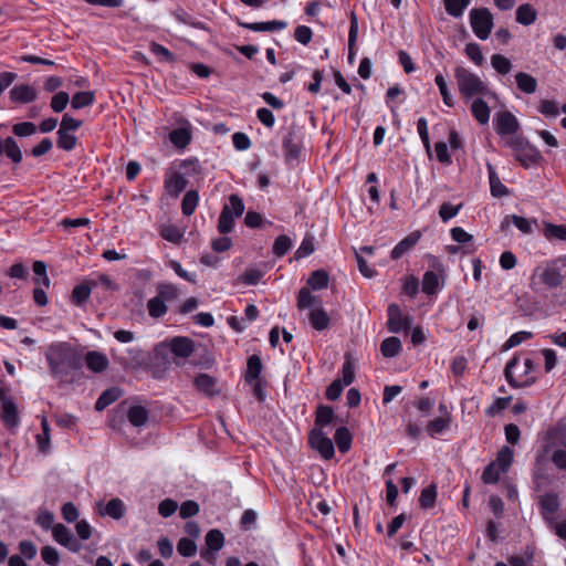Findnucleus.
Returning a JSON list of instances; mask_svg holds the SVG:
<instances>
[{
	"label": "nucleus",
	"instance_id": "nucleus-1",
	"mask_svg": "<svg viewBox=\"0 0 566 566\" xmlns=\"http://www.w3.org/2000/svg\"><path fill=\"white\" fill-rule=\"evenodd\" d=\"M454 78L457 81L459 92L464 99H471L473 96H485L491 94L488 85L476 74L463 66H457L454 69Z\"/></svg>",
	"mask_w": 566,
	"mask_h": 566
},
{
	"label": "nucleus",
	"instance_id": "nucleus-2",
	"mask_svg": "<svg viewBox=\"0 0 566 566\" xmlns=\"http://www.w3.org/2000/svg\"><path fill=\"white\" fill-rule=\"evenodd\" d=\"M45 357L54 376L61 375L65 368L75 367L77 360L75 350L66 343L52 344Z\"/></svg>",
	"mask_w": 566,
	"mask_h": 566
},
{
	"label": "nucleus",
	"instance_id": "nucleus-3",
	"mask_svg": "<svg viewBox=\"0 0 566 566\" xmlns=\"http://www.w3.org/2000/svg\"><path fill=\"white\" fill-rule=\"evenodd\" d=\"M195 350V343L188 337L177 336L158 344L155 348L157 357L166 358L171 353L176 358H188Z\"/></svg>",
	"mask_w": 566,
	"mask_h": 566
},
{
	"label": "nucleus",
	"instance_id": "nucleus-4",
	"mask_svg": "<svg viewBox=\"0 0 566 566\" xmlns=\"http://www.w3.org/2000/svg\"><path fill=\"white\" fill-rule=\"evenodd\" d=\"M244 212V205L242 199L238 195H231L229 197V205L222 208L218 220V231L222 234L232 231L234 226V219L240 218Z\"/></svg>",
	"mask_w": 566,
	"mask_h": 566
},
{
	"label": "nucleus",
	"instance_id": "nucleus-5",
	"mask_svg": "<svg viewBox=\"0 0 566 566\" xmlns=\"http://www.w3.org/2000/svg\"><path fill=\"white\" fill-rule=\"evenodd\" d=\"M470 23L474 34L481 40H486L493 28V15L486 8L472 9Z\"/></svg>",
	"mask_w": 566,
	"mask_h": 566
},
{
	"label": "nucleus",
	"instance_id": "nucleus-6",
	"mask_svg": "<svg viewBox=\"0 0 566 566\" xmlns=\"http://www.w3.org/2000/svg\"><path fill=\"white\" fill-rule=\"evenodd\" d=\"M343 380L335 379L326 389V398L328 400H336L340 397L345 386H349L355 378V367L350 357L347 355L346 360L342 368Z\"/></svg>",
	"mask_w": 566,
	"mask_h": 566
},
{
	"label": "nucleus",
	"instance_id": "nucleus-7",
	"mask_svg": "<svg viewBox=\"0 0 566 566\" xmlns=\"http://www.w3.org/2000/svg\"><path fill=\"white\" fill-rule=\"evenodd\" d=\"M311 447L316 450L325 460L333 458L335 450L333 441L319 428H314L308 437Z\"/></svg>",
	"mask_w": 566,
	"mask_h": 566
},
{
	"label": "nucleus",
	"instance_id": "nucleus-8",
	"mask_svg": "<svg viewBox=\"0 0 566 566\" xmlns=\"http://www.w3.org/2000/svg\"><path fill=\"white\" fill-rule=\"evenodd\" d=\"M206 549L201 552V557L209 562L210 564H214L216 562V552L220 551L224 545V536L219 530H210L205 538Z\"/></svg>",
	"mask_w": 566,
	"mask_h": 566
},
{
	"label": "nucleus",
	"instance_id": "nucleus-9",
	"mask_svg": "<svg viewBox=\"0 0 566 566\" xmlns=\"http://www.w3.org/2000/svg\"><path fill=\"white\" fill-rule=\"evenodd\" d=\"M494 125L497 134L502 136L512 135L520 128L517 118L507 111L496 114Z\"/></svg>",
	"mask_w": 566,
	"mask_h": 566
},
{
	"label": "nucleus",
	"instance_id": "nucleus-10",
	"mask_svg": "<svg viewBox=\"0 0 566 566\" xmlns=\"http://www.w3.org/2000/svg\"><path fill=\"white\" fill-rule=\"evenodd\" d=\"M52 535L55 542L69 548L72 552H78L81 545L75 541L72 532L65 525L59 523L52 527Z\"/></svg>",
	"mask_w": 566,
	"mask_h": 566
},
{
	"label": "nucleus",
	"instance_id": "nucleus-11",
	"mask_svg": "<svg viewBox=\"0 0 566 566\" xmlns=\"http://www.w3.org/2000/svg\"><path fill=\"white\" fill-rule=\"evenodd\" d=\"M193 385L198 391L208 398L218 396L221 392L217 378L208 374L202 373L197 375L193 380Z\"/></svg>",
	"mask_w": 566,
	"mask_h": 566
},
{
	"label": "nucleus",
	"instance_id": "nucleus-12",
	"mask_svg": "<svg viewBox=\"0 0 566 566\" xmlns=\"http://www.w3.org/2000/svg\"><path fill=\"white\" fill-rule=\"evenodd\" d=\"M283 149L286 161L297 160L302 154V144L294 132H289L283 138Z\"/></svg>",
	"mask_w": 566,
	"mask_h": 566
},
{
	"label": "nucleus",
	"instance_id": "nucleus-13",
	"mask_svg": "<svg viewBox=\"0 0 566 566\" xmlns=\"http://www.w3.org/2000/svg\"><path fill=\"white\" fill-rule=\"evenodd\" d=\"M38 93L34 87L28 84L15 85L10 91V98L18 103H30L36 99Z\"/></svg>",
	"mask_w": 566,
	"mask_h": 566
},
{
	"label": "nucleus",
	"instance_id": "nucleus-14",
	"mask_svg": "<svg viewBox=\"0 0 566 566\" xmlns=\"http://www.w3.org/2000/svg\"><path fill=\"white\" fill-rule=\"evenodd\" d=\"M1 420L8 428H14L19 424L18 408L12 399H3Z\"/></svg>",
	"mask_w": 566,
	"mask_h": 566
},
{
	"label": "nucleus",
	"instance_id": "nucleus-15",
	"mask_svg": "<svg viewBox=\"0 0 566 566\" xmlns=\"http://www.w3.org/2000/svg\"><path fill=\"white\" fill-rule=\"evenodd\" d=\"M420 232L415 231L402 239L391 251L390 256L392 260L400 259L406 252L411 250L420 240Z\"/></svg>",
	"mask_w": 566,
	"mask_h": 566
},
{
	"label": "nucleus",
	"instance_id": "nucleus-16",
	"mask_svg": "<svg viewBox=\"0 0 566 566\" xmlns=\"http://www.w3.org/2000/svg\"><path fill=\"white\" fill-rule=\"evenodd\" d=\"M85 364L93 373H103L109 363L105 354L92 350L85 355Z\"/></svg>",
	"mask_w": 566,
	"mask_h": 566
},
{
	"label": "nucleus",
	"instance_id": "nucleus-17",
	"mask_svg": "<svg viewBox=\"0 0 566 566\" xmlns=\"http://www.w3.org/2000/svg\"><path fill=\"white\" fill-rule=\"evenodd\" d=\"M169 140L178 148H185L191 140V126L186 123L185 126L170 132Z\"/></svg>",
	"mask_w": 566,
	"mask_h": 566
},
{
	"label": "nucleus",
	"instance_id": "nucleus-18",
	"mask_svg": "<svg viewBox=\"0 0 566 566\" xmlns=\"http://www.w3.org/2000/svg\"><path fill=\"white\" fill-rule=\"evenodd\" d=\"M387 327L390 333L397 334L403 328L402 313L398 304L392 303L388 306Z\"/></svg>",
	"mask_w": 566,
	"mask_h": 566
},
{
	"label": "nucleus",
	"instance_id": "nucleus-19",
	"mask_svg": "<svg viewBox=\"0 0 566 566\" xmlns=\"http://www.w3.org/2000/svg\"><path fill=\"white\" fill-rule=\"evenodd\" d=\"M96 286L97 283L95 281H87L76 285L72 291V302L76 305H82L88 300L92 289Z\"/></svg>",
	"mask_w": 566,
	"mask_h": 566
},
{
	"label": "nucleus",
	"instance_id": "nucleus-20",
	"mask_svg": "<svg viewBox=\"0 0 566 566\" xmlns=\"http://www.w3.org/2000/svg\"><path fill=\"white\" fill-rule=\"evenodd\" d=\"M238 24L254 32L282 30L286 27L284 21L273 20L268 22L245 23L238 21Z\"/></svg>",
	"mask_w": 566,
	"mask_h": 566
},
{
	"label": "nucleus",
	"instance_id": "nucleus-21",
	"mask_svg": "<svg viewBox=\"0 0 566 566\" xmlns=\"http://www.w3.org/2000/svg\"><path fill=\"white\" fill-rule=\"evenodd\" d=\"M188 185V180L179 172H172L167 177L165 186L170 195L178 196Z\"/></svg>",
	"mask_w": 566,
	"mask_h": 566
},
{
	"label": "nucleus",
	"instance_id": "nucleus-22",
	"mask_svg": "<svg viewBox=\"0 0 566 566\" xmlns=\"http://www.w3.org/2000/svg\"><path fill=\"white\" fill-rule=\"evenodd\" d=\"M471 113L481 125H486L490 120L491 109L482 98L472 102Z\"/></svg>",
	"mask_w": 566,
	"mask_h": 566
},
{
	"label": "nucleus",
	"instance_id": "nucleus-23",
	"mask_svg": "<svg viewBox=\"0 0 566 566\" xmlns=\"http://www.w3.org/2000/svg\"><path fill=\"white\" fill-rule=\"evenodd\" d=\"M539 505L544 517L548 518V514L552 515L559 509L558 495L556 493H546L542 495L539 499Z\"/></svg>",
	"mask_w": 566,
	"mask_h": 566
},
{
	"label": "nucleus",
	"instance_id": "nucleus-24",
	"mask_svg": "<svg viewBox=\"0 0 566 566\" xmlns=\"http://www.w3.org/2000/svg\"><path fill=\"white\" fill-rule=\"evenodd\" d=\"M515 159L520 161L522 166L527 168L538 163L541 159V153L536 147L530 145L520 151L515 156Z\"/></svg>",
	"mask_w": 566,
	"mask_h": 566
},
{
	"label": "nucleus",
	"instance_id": "nucleus-25",
	"mask_svg": "<svg viewBox=\"0 0 566 566\" xmlns=\"http://www.w3.org/2000/svg\"><path fill=\"white\" fill-rule=\"evenodd\" d=\"M126 513V507L120 499H112L103 510L99 511L101 515H108L114 520L122 518Z\"/></svg>",
	"mask_w": 566,
	"mask_h": 566
},
{
	"label": "nucleus",
	"instance_id": "nucleus-26",
	"mask_svg": "<svg viewBox=\"0 0 566 566\" xmlns=\"http://www.w3.org/2000/svg\"><path fill=\"white\" fill-rule=\"evenodd\" d=\"M488 170H489V181H490V188L491 193L493 197L501 198L509 193L507 188L501 182L500 177L495 172L493 166L491 164H488Z\"/></svg>",
	"mask_w": 566,
	"mask_h": 566
},
{
	"label": "nucleus",
	"instance_id": "nucleus-27",
	"mask_svg": "<svg viewBox=\"0 0 566 566\" xmlns=\"http://www.w3.org/2000/svg\"><path fill=\"white\" fill-rule=\"evenodd\" d=\"M402 348L401 342L398 337L390 336L385 338L380 344L381 355L386 358L397 356Z\"/></svg>",
	"mask_w": 566,
	"mask_h": 566
},
{
	"label": "nucleus",
	"instance_id": "nucleus-28",
	"mask_svg": "<svg viewBox=\"0 0 566 566\" xmlns=\"http://www.w3.org/2000/svg\"><path fill=\"white\" fill-rule=\"evenodd\" d=\"M516 85L520 91L526 94H533L536 92L537 88V81L532 75L525 73V72H518L515 75Z\"/></svg>",
	"mask_w": 566,
	"mask_h": 566
},
{
	"label": "nucleus",
	"instance_id": "nucleus-29",
	"mask_svg": "<svg viewBox=\"0 0 566 566\" xmlns=\"http://www.w3.org/2000/svg\"><path fill=\"white\" fill-rule=\"evenodd\" d=\"M450 422L451 415L449 413V411H446V416H441L439 418L431 420L427 424L426 430L431 437H436V434H439L443 432L447 428H449Z\"/></svg>",
	"mask_w": 566,
	"mask_h": 566
},
{
	"label": "nucleus",
	"instance_id": "nucleus-30",
	"mask_svg": "<svg viewBox=\"0 0 566 566\" xmlns=\"http://www.w3.org/2000/svg\"><path fill=\"white\" fill-rule=\"evenodd\" d=\"M148 411L142 406H133L127 411L129 422L135 427H142L148 421Z\"/></svg>",
	"mask_w": 566,
	"mask_h": 566
},
{
	"label": "nucleus",
	"instance_id": "nucleus-31",
	"mask_svg": "<svg viewBox=\"0 0 566 566\" xmlns=\"http://www.w3.org/2000/svg\"><path fill=\"white\" fill-rule=\"evenodd\" d=\"M262 370V361L259 356L252 355L248 359L247 365V374H245V381L249 384H253L256 379H259V376Z\"/></svg>",
	"mask_w": 566,
	"mask_h": 566
},
{
	"label": "nucleus",
	"instance_id": "nucleus-32",
	"mask_svg": "<svg viewBox=\"0 0 566 566\" xmlns=\"http://www.w3.org/2000/svg\"><path fill=\"white\" fill-rule=\"evenodd\" d=\"M310 322L316 331H323L329 325V316L322 307H317L311 311Z\"/></svg>",
	"mask_w": 566,
	"mask_h": 566
},
{
	"label": "nucleus",
	"instance_id": "nucleus-33",
	"mask_svg": "<svg viewBox=\"0 0 566 566\" xmlns=\"http://www.w3.org/2000/svg\"><path fill=\"white\" fill-rule=\"evenodd\" d=\"M536 20V11L528 4H522L516 10V21L523 25H530Z\"/></svg>",
	"mask_w": 566,
	"mask_h": 566
},
{
	"label": "nucleus",
	"instance_id": "nucleus-34",
	"mask_svg": "<svg viewBox=\"0 0 566 566\" xmlns=\"http://www.w3.org/2000/svg\"><path fill=\"white\" fill-rule=\"evenodd\" d=\"M439 290V276L433 271H427L422 277V292L433 295Z\"/></svg>",
	"mask_w": 566,
	"mask_h": 566
},
{
	"label": "nucleus",
	"instance_id": "nucleus-35",
	"mask_svg": "<svg viewBox=\"0 0 566 566\" xmlns=\"http://www.w3.org/2000/svg\"><path fill=\"white\" fill-rule=\"evenodd\" d=\"M147 310H148L149 316H151L154 318H159V317L164 316L168 311L167 305L165 304V301L161 297H159L158 295L150 298L147 302Z\"/></svg>",
	"mask_w": 566,
	"mask_h": 566
},
{
	"label": "nucleus",
	"instance_id": "nucleus-36",
	"mask_svg": "<svg viewBox=\"0 0 566 566\" xmlns=\"http://www.w3.org/2000/svg\"><path fill=\"white\" fill-rule=\"evenodd\" d=\"M328 274L324 270L314 271L307 280V284L313 290H323L328 285Z\"/></svg>",
	"mask_w": 566,
	"mask_h": 566
},
{
	"label": "nucleus",
	"instance_id": "nucleus-37",
	"mask_svg": "<svg viewBox=\"0 0 566 566\" xmlns=\"http://www.w3.org/2000/svg\"><path fill=\"white\" fill-rule=\"evenodd\" d=\"M335 442L340 452H347L352 446V434L345 427H339L334 434Z\"/></svg>",
	"mask_w": 566,
	"mask_h": 566
},
{
	"label": "nucleus",
	"instance_id": "nucleus-38",
	"mask_svg": "<svg viewBox=\"0 0 566 566\" xmlns=\"http://www.w3.org/2000/svg\"><path fill=\"white\" fill-rule=\"evenodd\" d=\"M199 201V195L196 190H189L184 196L181 202V210L185 216H190L195 212Z\"/></svg>",
	"mask_w": 566,
	"mask_h": 566
},
{
	"label": "nucleus",
	"instance_id": "nucleus-39",
	"mask_svg": "<svg viewBox=\"0 0 566 566\" xmlns=\"http://www.w3.org/2000/svg\"><path fill=\"white\" fill-rule=\"evenodd\" d=\"M514 452L509 447L502 448L496 455V460L493 463H496L502 472H506L513 462Z\"/></svg>",
	"mask_w": 566,
	"mask_h": 566
},
{
	"label": "nucleus",
	"instance_id": "nucleus-40",
	"mask_svg": "<svg viewBox=\"0 0 566 566\" xmlns=\"http://www.w3.org/2000/svg\"><path fill=\"white\" fill-rule=\"evenodd\" d=\"M334 419V410L329 406H319L316 410L315 424L316 428L322 429L329 424Z\"/></svg>",
	"mask_w": 566,
	"mask_h": 566
},
{
	"label": "nucleus",
	"instance_id": "nucleus-41",
	"mask_svg": "<svg viewBox=\"0 0 566 566\" xmlns=\"http://www.w3.org/2000/svg\"><path fill=\"white\" fill-rule=\"evenodd\" d=\"M357 36H358V21H357V17L355 14V12H352L350 13V27H349V33H348V49H349V53H348V60L349 62H353L354 60V45L357 41Z\"/></svg>",
	"mask_w": 566,
	"mask_h": 566
},
{
	"label": "nucleus",
	"instance_id": "nucleus-42",
	"mask_svg": "<svg viewBox=\"0 0 566 566\" xmlns=\"http://www.w3.org/2000/svg\"><path fill=\"white\" fill-rule=\"evenodd\" d=\"M541 281L549 286V287H556L562 284V275L560 273L553 268H547L542 271L539 274Z\"/></svg>",
	"mask_w": 566,
	"mask_h": 566
},
{
	"label": "nucleus",
	"instance_id": "nucleus-43",
	"mask_svg": "<svg viewBox=\"0 0 566 566\" xmlns=\"http://www.w3.org/2000/svg\"><path fill=\"white\" fill-rule=\"evenodd\" d=\"M434 82L440 91V94H441V97H442V101L443 103L449 106V107H452L454 105V101H453V97L449 91V87H448V83H447V80L446 77L442 75V74H437L436 77H434Z\"/></svg>",
	"mask_w": 566,
	"mask_h": 566
},
{
	"label": "nucleus",
	"instance_id": "nucleus-44",
	"mask_svg": "<svg viewBox=\"0 0 566 566\" xmlns=\"http://www.w3.org/2000/svg\"><path fill=\"white\" fill-rule=\"evenodd\" d=\"M94 93L91 91L78 92L73 95L71 104L75 109L90 106L94 103Z\"/></svg>",
	"mask_w": 566,
	"mask_h": 566
},
{
	"label": "nucleus",
	"instance_id": "nucleus-45",
	"mask_svg": "<svg viewBox=\"0 0 566 566\" xmlns=\"http://www.w3.org/2000/svg\"><path fill=\"white\" fill-rule=\"evenodd\" d=\"M437 497V486L431 484L421 491L419 504L422 509H430L434 505Z\"/></svg>",
	"mask_w": 566,
	"mask_h": 566
},
{
	"label": "nucleus",
	"instance_id": "nucleus-46",
	"mask_svg": "<svg viewBox=\"0 0 566 566\" xmlns=\"http://www.w3.org/2000/svg\"><path fill=\"white\" fill-rule=\"evenodd\" d=\"M469 4L470 0H444L446 11L454 18L461 17Z\"/></svg>",
	"mask_w": 566,
	"mask_h": 566
},
{
	"label": "nucleus",
	"instance_id": "nucleus-47",
	"mask_svg": "<svg viewBox=\"0 0 566 566\" xmlns=\"http://www.w3.org/2000/svg\"><path fill=\"white\" fill-rule=\"evenodd\" d=\"M491 64L494 67V70L502 74H509L512 70V62L502 54H494L491 56Z\"/></svg>",
	"mask_w": 566,
	"mask_h": 566
},
{
	"label": "nucleus",
	"instance_id": "nucleus-48",
	"mask_svg": "<svg viewBox=\"0 0 566 566\" xmlns=\"http://www.w3.org/2000/svg\"><path fill=\"white\" fill-rule=\"evenodd\" d=\"M502 473V470L496 467V463L491 462L484 469L481 479L485 484H494L500 480Z\"/></svg>",
	"mask_w": 566,
	"mask_h": 566
},
{
	"label": "nucleus",
	"instance_id": "nucleus-49",
	"mask_svg": "<svg viewBox=\"0 0 566 566\" xmlns=\"http://www.w3.org/2000/svg\"><path fill=\"white\" fill-rule=\"evenodd\" d=\"M119 397L117 389H108L105 390L95 403L96 410H103L114 401H116Z\"/></svg>",
	"mask_w": 566,
	"mask_h": 566
},
{
	"label": "nucleus",
	"instance_id": "nucleus-50",
	"mask_svg": "<svg viewBox=\"0 0 566 566\" xmlns=\"http://www.w3.org/2000/svg\"><path fill=\"white\" fill-rule=\"evenodd\" d=\"M76 137L72 134H69V132L65 130H57V146L66 151L72 150L76 145Z\"/></svg>",
	"mask_w": 566,
	"mask_h": 566
},
{
	"label": "nucleus",
	"instance_id": "nucleus-51",
	"mask_svg": "<svg viewBox=\"0 0 566 566\" xmlns=\"http://www.w3.org/2000/svg\"><path fill=\"white\" fill-rule=\"evenodd\" d=\"M160 235L172 243H179L182 234L179 229L174 224H164L160 227Z\"/></svg>",
	"mask_w": 566,
	"mask_h": 566
},
{
	"label": "nucleus",
	"instance_id": "nucleus-52",
	"mask_svg": "<svg viewBox=\"0 0 566 566\" xmlns=\"http://www.w3.org/2000/svg\"><path fill=\"white\" fill-rule=\"evenodd\" d=\"M4 154L15 164H19L22 160V151L18 143L12 137H7V146Z\"/></svg>",
	"mask_w": 566,
	"mask_h": 566
},
{
	"label": "nucleus",
	"instance_id": "nucleus-53",
	"mask_svg": "<svg viewBox=\"0 0 566 566\" xmlns=\"http://www.w3.org/2000/svg\"><path fill=\"white\" fill-rule=\"evenodd\" d=\"M177 551L184 557H191L197 553V545L192 539L182 537L177 544Z\"/></svg>",
	"mask_w": 566,
	"mask_h": 566
},
{
	"label": "nucleus",
	"instance_id": "nucleus-54",
	"mask_svg": "<svg viewBox=\"0 0 566 566\" xmlns=\"http://www.w3.org/2000/svg\"><path fill=\"white\" fill-rule=\"evenodd\" d=\"M292 248V240L287 235H279L273 244V253L281 258Z\"/></svg>",
	"mask_w": 566,
	"mask_h": 566
},
{
	"label": "nucleus",
	"instance_id": "nucleus-55",
	"mask_svg": "<svg viewBox=\"0 0 566 566\" xmlns=\"http://www.w3.org/2000/svg\"><path fill=\"white\" fill-rule=\"evenodd\" d=\"M314 251H315L314 237L305 235L301 245L296 250L294 256H295V259H303V258L312 254Z\"/></svg>",
	"mask_w": 566,
	"mask_h": 566
},
{
	"label": "nucleus",
	"instance_id": "nucleus-56",
	"mask_svg": "<svg viewBox=\"0 0 566 566\" xmlns=\"http://www.w3.org/2000/svg\"><path fill=\"white\" fill-rule=\"evenodd\" d=\"M158 296L166 301H174L179 296V289L171 283H163L158 286Z\"/></svg>",
	"mask_w": 566,
	"mask_h": 566
},
{
	"label": "nucleus",
	"instance_id": "nucleus-57",
	"mask_svg": "<svg viewBox=\"0 0 566 566\" xmlns=\"http://www.w3.org/2000/svg\"><path fill=\"white\" fill-rule=\"evenodd\" d=\"M41 426H42V434H38L36 441H38L40 450L45 452V451H48V449L50 447V427H49L48 419L45 417H42Z\"/></svg>",
	"mask_w": 566,
	"mask_h": 566
},
{
	"label": "nucleus",
	"instance_id": "nucleus-58",
	"mask_svg": "<svg viewBox=\"0 0 566 566\" xmlns=\"http://www.w3.org/2000/svg\"><path fill=\"white\" fill-rule=\"evenodd\" d=\"M316 297L311 293V291L306 287H303L298 292L297 296V307L300 310H304L315 305Z\"/></svg>",
	"mask_w": 566,
	"mask_h": 566
},
{
	"label": "nucleus",
	"instance_id": "nucleus-59",
	"mask_svg": "<svg viewBox=\"0 0 566 566\" xmlns=\"http://www.w3.org/2000/svg\"><path fill=\"white\" fill-rule=\"evenodd\" d=\"M511 400H512L511 396L496 398L493 401V403L486 409V415L494 417L495 415L505 410L509 407Z\"/></svg>",
	"mask_w": 566,
	"mask_h": 566
},
{
	"label": "nucleus",
	"instance_id": "nucleus-60",
	"mask_svg": "<svg viewBox=\"0 0 566 566\" xmlns=\"http://www.w3.org/2000/svg\"><path fill=\"white\" fill-rule=\"evenodd\" d=\"M69 102H70L69 94L66 92H59L51 99V108L55 113H61L62 111L65 109Z\"/></svg>",
	"mask_w": 566,
	"mask_h": 566
},
{
	"label": "nucleus",
	"instance_id": "nucleus-61",
	"mask_svg": "<svg viewBox=\"0 0 566 566\" xmlns=\"http://www.w3.org/2000/svg\"><path fill=\"white\" fill-rule=\"evenodd\" d=\"M150 51L163 61H166L169 63L176 62L175 55L168 49L163 46L161 44L153 42L150 44Z\"/></svg>",
	"mask_w": 566,
	"mask_h": 566
},
{
	"label": "nucleus",
	"instance_id": "nucleus-62",
	"mask_svg": "<svg viewBox=\"0 0 566 566\" xmlns=\"http://www.w3.org/2000/svg\"><path fill=\"white\" fill-rule=\"evenodd\" d=\"M538 111L549 117H556L559 114L558 105L555 101L543 99L539 103Z\"/></svg>",
	"mask_w": 566,
	"mask_h": 566
},
{
	"label": "nucleus",
	"instance_id": "nucleus-63",
	"mask_svg": "<svg viewBox=\"0 0 566 566\" xmlns=\"http://www.w3.org/2000/svg\"><path fill=\"white\" fill-rule=\"evenodd\" d=\"M178 509V503L171 499H165L158 505V513L163 517L171 516Z\"/></svg>",
	"mask_w": 566,
	"mask_h": 566
},
{
	"label": "nucleus",
	"instance_id": "nucleus-64",
	"mask_svg": "<svg viewBox=\"0 0 566 566\" xmlns=\"http://www.w3.org/2000/svg\"><path fill=\"white\" fill-rule=\"evenodd\" d=\"M546 237L548 238H555L558 240L566 241V226H557L548 223L546 226Z\"/></svg>",
	"mask_w": 566,
	"mask_h": 566
}]
</instances>
